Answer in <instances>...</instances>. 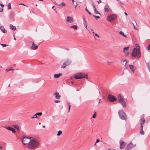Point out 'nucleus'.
Wrapping results in <instances>:
<instances>
[{
	"instance_id": "nucleus-1",
	"label": "nucleus",
	"mask_w": 150,
	"mask_h": 150,
	"mask_svg": "<svg viewBox=\"0 0 150 150\" xmlns=\"http://www.w3.org/2000/svg\"><path fill=\"white\" fill-rule=\"evenodd\" d=\"M30 143L28 144V147L30 149H33L39 146V142L36 138H31Z\"/></svg>"
},
{
	"instance_id": "nucleus-2",
	"label": "nucleus",
	"mask_w": 150,
	"mask_h": 150,
	"mask_svg": "<svg viewBox=\"0 0 150 150\" xmlns=\"http://www.w3.org/2000/svg\"><path fill=\"white\" fill-rule=\"evenodd\" d=\"M140 119L139 121L140 122V128L141 130L140 132V134L141 135H144V133L143 130V125H144L145 122V120L144 117L141 116L140 117Z\"/></svg>"
},
{
	"instance_id": "nucleus-3",
	"label": "nucleus",
	"mask_w": 150,
	"mask_h": 150,
	"mask_svg": "<svg viewBox=\"0 0 150 150\" xmlns=\"http://www.w3.org/2000/svg\"><path fill=\"white\" fill-rule=\"evenodd\" d=\"M120 118L122 120H126L127 117L126 113L122 110H120L118 112Z\"/></svg>"
},
{
	"instance_id": "nucleus-4",
	"label": "nucleus",
	"mask_w": 150,
	"mask_h": 150,
	"mask_svg": "<svg viewBox=\"0 0 150 150\" xmlns=\"http://www.w3.org/2000/svg\"><path fill=\"white\" fill-rule=\"evenodd\" d=\"M74 77L76 79L84 78H85L86 79L88 78V76L87 75L81 73H79L76 74L74 76Z\"/></svg>"
},
{
	"instance_id": "nucleus-5",
	"label": "nucleus",
	"mask_w": 150,
	"mask_h": 150,
	"mask_svg": "<svg viewBox=\"0 0 150 150\" xmlns=\"http://www.w3.org/2000/svg\"><path fill=\"white\" fill-rule=\"evenodd\" d=\"M118 102L121 103L124 108H125L126 106V103L124 99L122 98L120 95L118 96Z\"/></svg>"
},
{
	"instance_id": "nucleus-6",
	"label": "nucleus",
	"mask_w": 150,
	"mask_h": 150,
	"mask_svg": "<svg viewBox=\"0 0 150 150\" xmlns=\"http://www.w3.org/2000/svg\"><path fill=\"white\" fill-rule=\"evenodd\" d=\"M117 18V16L115 14H111L108 16L107 19L109 22L115 20Z\"/></svg>"
},
{
	"instance_id": "nucleus-7",
	"label": "nucleus",
	"mask_w": 150,
	"mask_h": 150,
	"mask_svg": "<svg viewBox=\"0 0 150 150\" xmlns=\"http://www.w3.org/2000/svg\"><path fill=\"white\" fill-rule=\"evenodd\" d=\"M72 61L71 60L67 59L65 61V62L63 64V65L61 67V68L62 69H64L67 66L69 65L71 63Z\"/></svg>"
},
{
	"instance_id": "nucleus-8",
	"label": "nucleus",
	"mask_w": 150,
	"mask_h": 150,
	"mask_svg": "<svg viewBox=\"0 0 150 150\" xmlns=\"http://www.w3.org/2000/svg\"><path fill=\"white\" fill-rule=\"evenodd\" d=\"M30 140L31 139H29L27 137H24L22 140V142L24 144L26 145V144H28H28L30 143Z\"/></svg>"
},
{
	"instance_id": "nucleus-9",
	"label": "nucleus",
	"mask_w": 150,
	"mask_h": 150,
	"mask_svg": "<svg viewBox=\"0 0 150 150\" xmlns=\"http://www.w3.org/2000/svg\"><path fill=\"white\" fill-rule=\"evenodd\" d=\"M108 99L111 102H113L117 100V99L112 95L109 94L108 96Z\"/></svg>"
},
{
	"instance_id": "nucleus-10",
	"label": "nucleus",
	"mask_w": 150,
	"mask_h": 150,
	"mask_svg": "<svg viewBox=\"0 0 150 150\" xmlns=\"http://www.w3.org/2000/svg\"><path fill=\"white\" fill-rule=\"evenodd\" d=\"M138 54V51L136 48H134L133 49L132 51V56L134 57H137Z\"/></svg>"
},
{
	"instance_id": "nucleus-11",
	"label": "nucleus",
	"mask_w": 150,
	"mask_h": 150,
	"mask_svg": "<svg viewBox=\"0 0 150 150\" xmlns=\"http://www.w3.org/2000/svg\"><path fill=\"white\" fill-rule=\"evenodd\" d=\"M135 145H134L132 142L126 146L125 150H130L132 149L133 147H135Z\"/></svg>"
},
{
	"instance_id": "nucleus-12",
	"label": "nucleus",
	"mask_w": 150,
	"mask_h": 150,
	"mask_svg": "<svg viewBox=\"0 0 150 150\" xmlns=\"http://www.w3.org/2000/svg\"><path fill=\"white\" fill-rule=\"evenodd\" d=\"M135 46L136 47V48L137 49V50L138 51L137 58H139L141 57V56L140 47H139V44H136Z\"/></svg>"
},
{
	"instance_id": "nucleus-13",
	"label": "nucleus",
	"mask_w": 150,
	"mask_h": 150,
	"mask_svg": "<svg viewBox=\"0 0 150 150\" xmlns=\"http://www.w3.org/2000/svg\"><path fill=\"white\" fill-rule=\"evenodd\" d=\"M104 10L105 12H112V10L108 5H106L104 7Z\"/></svg>"
},
{
	"instance_id": "nucleus-14",
	"label": "nucleus",
	"mask_w": 150,
	"mask_h": 150,
	"mask_svg": "<svg viewBox=\"0 0 150 150\" xmlns=\"http://www.w3.org/2000/svg\"><path fill=\"white\" fill-rule=\"evenodd\" d=\"M129 47H125L123 48V52H125V54L127 56H128L129 54V53L128 52Z\"/></svg>"
},
{
	"instance_id": "nucleus-15",
	"label": "nucleus",
	"mask_w": 150,
	"mask_h": 150,
	"mask_svg": "<svg viewBox=\"0 0 150 150\" xmlns=\"http://www.w3.org/2000/svg\"><path fill=\"white\" fill-rule=\"evenodd\" d=\"M66 21L69 23H71L74 21V19L70 16H68L67 17Z\"/></svg>"
},
{
	"instance_id": "nucleus-16",
	"label": "nucleus",
	"mask_w": 150,
	"mask_h": 150,
	"mask_svg": "<svg viewBox=\"0 0 150 150\" xmlns=\"http://www.w3.org/2000/svg\"><path fill=\"white\" fill-rule=\"evenodd\" d=\"M38 46L36 44H35L34 42L32 43V45L30 47V48L33 50H36L38 48Z\"/></svg>"
},
{
	"instance_id": "nucleus-17",
	"label": "nucleus",
	"mask_w": 150,
	"mask_h": 150,
	"mask_svg": "<svg viewBox=\"0 0 150 150\" xmlns=\"http://www.w3.org/2000/svg\"><path fill=\"white\" fill-rule=\"evenodd\" d=\"M5 128L8 130L11 131L13 133H15L16 132L15 129L13 127L7 126L5 127Z\"/></svg>"
},
{
	"instance_id": "nucleus-18",
	"label": "nucleus",
	"mask_w": 150,
	"mask_h": 150,
	"mask_svg": "<svg viewBox=\"0 0 150 150\" xmlns=\"http://www.w3.org/2000/svg\"><path fill=\"white\" fill-rule=\"evenodd\" d=\"M125 143L124 142L121 141L120 143V149H123L125 147Z\"/></svg>"
},
{
	"instance_id": "nucleus-19",
	"label": "nucleus",
	"mask_w": 150,
	"mask_h": 150,
	"mask_svg": "<svg viewBox=\"0 0 150 150\" xmlns=\"http://www.w3.org/2000/svg\"><path fill=\"white\" fill-rule=\"evenodd\" d=\"M53 94L55 95V98L57 99H58L60 97V96L59 95V93L58 92H56L55 93H54Z\"/></svg>"
},
{
	"instance_id": "nucleus-20",
	"label": "nucleus",
	"mask_w": 150,
	"mask_h": 150,
	"mask_svg": "<svg viewBox=\"0 0 150 150\" xmlns=\"http://www.w3.org/2000/svg\"><path fill=\"white\" fill-rule=\"evenodd\" d=\"M0 29L3 33H7L6 30L5 29L3 26H1Z\"/></svg>"
},
{
	"instance_id": "nucleus-21",
	"label": "nucleus",
	"mask_w": 150,
	"mask_h": 150,
	"mask_svg": "<svg viewBox=\"0 0 150 150\" xmlns=\"http://www.w3.org/2000/svg\"><path fill=\"white\" fill-rule=\"evenodd\" d=\"M62 75V73H59L58 74H56L54 75V77L55 78H57L59 77Z\"/></svg>"
},
{
	"instance_id": "nucleus-22",
	"label": "nucleus",
	"mask_w": 150,
	"mask_h": 150,
	"mask_svg": "<svg viewBox=\"0 0 150 150\" xmlns=\"http://www.w3.org/2000/svg\"><path fill=\"white\" fill-rule=\"evenodd\" d=\"M9 27L10 29L13 30H15L16 29V26H14L11 24L10 25Z\"/></svg>"
},
{
	"instance_id": "nucleus-23",
	"label": "nucleus",
	"mask_w": 150,
	"mask_h": 150,
	"mask_svg": "<svg viewBox=\"0 0 150 150\" xmlns=\"http://www.w3.org/2000/svg\"><path fill=\"white\" fill-rule=\"evenodd\" d=\"M129 67L130 70L133 72L134 73L135 72V70L134 69V66L132 65H130L129 66Z\"/></svg>"
},
{
	"instance_id": "nucleus-24",
	"label": "nucleus",
	"mask_w": 150,
	"mask_h": 150,
	"mask_svg": "<svg viewBox=\"0 0 150 150\" xmlns=\"http://www.w3.org/2000/svg\"><path fill=\"white\" fill-rule=\"evenodd\" d=\"M71 28L77 30L78 28V26L76 25H73L71 27Z\"/></svg>"
},
{
	"instance_id": "nucleus-25",
	"label": "nucleus",
	"mask_w": 150,
	"mask_h": 150,
	"mask_svg": "<svg viewBox=\"0 0 150 150\" xmlns=\"http://www.w3.org/2000/svg\"><path fill=\"white\" fill-rule=\"evenodd\" d=\"M119 33L121 35H122L124 37L127 38V36L125 35L124 33L122 31H120L119 32Z\"/></svg>"
},
{
	"instance_id": "nucleus-26",
	"label": "nucleus",
	"mask_w": 150,
	"mask_h": 150,
	"mask_svg": "<svg viewBox=\"0 0 150 150\" xmlns=\"http://www.w3.org/2000/svg\"><path fill=\"white\" fill-rule=\"evenodd\" d=\"M13 126L18 131H19V127L18 125H13Z\"/></svg>"
},
{
	"instance_id": "nucleus-27",
	"label": "nucleus",
	"mask_w": 150,
	"mask_h": 150,
	"mask_svg": "<svg viewBox=\"0 0 150 150\" xmlns=\"http://www.w3.org/2000/svg\"><path fill=\"white\" fill-rule=\"evenodd\" d=\"M62 133V132L61 131L59 130L58 131V133L57 135V136H59Z\"/></svg>"
},
{
	"instance_id": "nucleus-28",
	"label": "nucleus",
	"mask_w": 150,
	"mask_h": 150,
	"mask_svg": "<svg viewBox=\"0 0 150 150\" xmlns=\"http://www.w3.org/2000/svg\"><path fill=\"white\" fill-rule=\"evenodd\" d=\"M92 5L93 7L94 10L96 9V7L95 5H94V4L93 2H92Z\"/></svg>"
},
{
	"instance_id": "nucleus-29",
	"label": "nucleus",
	"mask_w": 150,
	"mask_h": 150,
	"mask_svg": "<svg viewBox=\"0 0 150 150\" xmlns=\"http://www.w3.org/2000/svg\"><path fill=\"white\" fill-rule=\"evenodd\" d=\"M7 8L8 9H10L11 8V4L10 3H9L8 6Z\"/></svg>"
},
{
	"instance_id": "nucleus-30",
	"label": "nucleus",
	"mask_w": 150,
	"mask_h": 150,
	"mask_svg": "<svg viewBox=\"0 0 150 150\" xmlns=\"http://www.w3.org/2000/svg\"><path fill=\"white\" fill-rule=\"evenodd\" d=\"M85 10L86 11H87L88 13V14H90V15H92L91 13L90 12H89V11L88 9L86 7V8L85 9Z\"/></svg>"
},
{
	"instance_id": "nucleus-31",
	"label": "nucleus",
	"mask_w": 150,
	"mask_h": 150,
	"mask_svg": "<svg viewBox=\"0 0 150 150\" xmlns=\"http://www.w3.org/2000/svg\"><path fill=\"white\" fill-rule=\"evenodd\" d=\"M72 1L73 2V4L75 6V7H76V6L77 5V3L76 2H75V4H74V0H72Z\"/></svg>"
},
{
	"instance_id": "nucleus-32",
	"label": "nucleus",
	"mask_w": 150,
	"mask_h": 150,
	"mask_svg": "<svg viewBox=\"0 0 150 150\" xmlns=\"http://www.w3.org/2000/svg\"><path fill=\"white\" fill-rule=\"evenodd\" d=\"M147 67L149 70V71H150V66L149 63L146 64Z\"/></svg>"
},
{
	"instance_id": "nucleus-33",
	"label": "nucleus",
	"mask_w": 150,
	"mask_h": 150,
	"mask_svg": "<svg viewBox=\"0 0 150 150\" xmlns=\"http://www.w3.org/2000/svg\"><path fill=\"white\" fill-rule=\"evenodd\" d=\"M38 117L37 116V115L36 114H35L33 116V117H31V118L32 119H33V118H37Z\"/></svg>"
},
{
	"instance_id": "nucleus-34",
	"label": "nucleus",
	"mask_w": 150,
	"mask_h": 150,
	"mask_svg": "<svg viewBox=\"0 0 150 150\" xmlns=\"http://www.w3.org/2000/svg\"><path fill=\"white\" fill-rule=\"evenodd\" d=\"M93 17L96 19H99L100 18V17L99 16H96L94 15H93Z\"/></svg>"
},
{
	"instance_id": "nucleus-35",
	"label": "nucleus",
	"mask_w": 150,
	"mask_h": 150,
	"mask_svg": "<svg viewBox=\"0 0 150 150\" xmlns=\"http://www.w3.org/2000/svg\"><path fill=\"white\" fill-rule=\"evenodd\" d=\"M94 11L96 14H100V13H99V12L97 10V9L94 10Z\"/></svg>"
},
{
	"instance_id": "nucleus-36",
	"label": "nucleus",
	"mask_w": 150,
	"mask_h": 150,
	"mask_svg": "<svg viewBox=\"0 0 150 150\" xmlns=\"http://www.w3.org/2000/svg\"><path fill=\"white\" fill-rule=\"evenodd\" d=\"M65 5H66V4L64 3H62L60 4H59V5L60 6H65Z\"/></svg>"
},
{
	"instance_id": "nucleus-37",
	"label": "nucleus",
	"mask_w": 150,
	"mask_h": 150,
	"mask_svg": "<svg viewBox=\"0 0 150 150\" xmlns=\"http://www.w3.org/2000/svg\"><path fill=\"white\" fill-rule=\"evenodd\" d=\"M37 115H38V116H41L42 115V113L40 112H38L36 113Z\"/></svg>"
},
{
	"instance_id": "nucleus-38",
	"label": "nucleus",
	"mask_w": 150,
	"mask_h": 150,
	"mask_svg": "<svg viewBox=\"0 0 150 150\" xmlns=\"http://www.w3.org/2000/svg\"><path fill=\"white\" fill-rule=\"evenodd\" d=\"M132 23L133 24V25L134 28V29H135L137 30H138V28L137 27H136L135 25L133 23Z\"/></svg>"
},
{
	"instance_id": "nucleus-39",
	"label": "nucleus",
	"mask_w": 150,
	"mask_h": 150,
	"mask_svg": "<svg viewBox=\"0 0 150 150\" xmlns=\"http://www.w3.org/2000/svg\"><path fill=\"white\" fill-rule=\"evenodd\" d=\"M0 45L2 46L3 47H5L7 46V45L5 44H3L1 43H0Z\"/></svg>"
},
{
	"instance_id": "nucleus-40",
	"label": "nucleus",
	"mask_w": 150,
	"mask_h": 150,
	"mask_svg": "<svg viewBox=\"0 0 150 150\" xmlns=\"http://www.w3.org/2000/svg\"><path fill=\"white\" fill-rule=\"evenodd\" d=\"M92 117L93 118H95L96 117V112L92 116Z\"/></svg>"
},
{
	"instance_id": "nucleus-41",
	"label": "nucleus",
	"mask_w": 150,
	"mask_h": 150,
	"mask_svg": "<svg viewBox=\"0 0 150 150\" xmlns=\"http://www.w3.org/2000/svg\"><path fill=\"white\" fill-rule=\"evenodd\" d=\"M126 62V63H125V69H126V64H127V61H126V60H124L123 61V62Z\"/></svg>"
},
{
	"instance_id": "nucleus-42",
	"label": "nucleus",
	"mask_w": 150,
	"mask_h": 150,
	"mask_svg": "<svg viewBox=\"0 0 150 150\" xmlns=\"http://www.w3.org/2000/svg\"><path fill=\"white\" fill-rule=\"evenodd\" d=\"M95 35L96 36L98 37V38H99V35L96 33H95Z\"/></svg>"
},
{
	"instance_id": "nucleus-43",
	"label": "nucleus",
	"mask_w": 150,
	"mask_h": 150,
	"mask_svg": "<svg viewBox=\"0 0 150 150\" xmlns=\"http://www.w3.org/2000/svg\"><path fill=\"white\" fill-rule=\"evenodd\" d=\"M147 49L148 50H150V44L147 47Z\"/></svg>"
},
{
	"instance_id": "nucleus-44",
	"label": "nucleus",
	"mask_w": 150,
	"mask_h": 150,
	"mask_svg": "<svg viewBox=\"0 0 150 150\" xmlns=\"http://www.w3.org/2000/svg\"><path fill=\"white\" fill-rule=\"evenodd\" d=\"M55 102L56 103H58L60 102V100H55Z\"/></svg>"
},
{
	"instance_id": "nucleus-45",
	"label": "nucleus",
	"mask_w": 150,
	"mask_h": 150,
	"mask_svg": "<svg viewBox=\"0 0 150 150\" xmlns=\"http://www.w3.org/2000/svg\"><path fill=\"white\" fill-rule=\"evenodd\" d=\"M11 69H7L6 70V71L7 72H8L10 71H11Z\"/></svg>"
},
{
	"instance_id": "nucleus-46",
	"label": "nucleus",
	"mask_w": 150,
	"mask_h": 150,
	"mask_svg": "<svg viewBox=\"0 0 150 150\" xmlns=\"http://www.w3.org/2000/svg\"><path fill=\"white\" fill-rule=\"evenodd\" d=\"M71 107V105H69V108H68V112H69L70 111V108Z\"/></svg>"
},
{
	"instance_id": "nucleus-47",
	"label": "nucleus",
	"mask_w": 150,
	"mask_h": 150,
	"mask_svg": "<svg viewBox=\"0 0 150 150\" xmlns=\"http://www.w3.org/2000/svg\"><path fill=\"white\" fill-rule=\"evenodd\" d=\"M24 5V6H26V7H28V6L27 5H26L25 4H19V5Z\"/></svg>"
},
{
	"instance_id": "nucleus-48",
	"label": "nucleus",
	"mask_w": 150,
	"mask_h": 150,
	"mask_svg": "<svg viewBox=\"0 0 150 150\" xmlns=\"http://www.w3.org/2000/svg\"><path fill=\"white\" fill-rule=\"evenodd\" d=\"M113 63V62H110L108 61L107 62V64L108 65H110V63Z\"/></svg>"
},
{
	"instance_id": "nucleus-49",
	"label": "nucleus",
	"mask_w": 150,
	"mask_h": 150,
	"mask_svg": "<svg viewBox=\"0 0 150 150\" xmlns=\"http://www.w3.org/2000/svg\"><path fill=\"white\" fill-rule=\"evenodd\" d=\"M85 23H86V21H85L84 19H83V24L84 25H85Z\"/></svg>"
},
{
	"instance_id": "nucleus-50",
	"label": "nucleus",
	"mask_w": 150,
	"mask_h": 150,
	"mask_svg": "<svg viewBox=\"0 0 150 150\" xmlns=\"http://www.w3.org/2000/svg\"><path fill=\"white\" fill-rule=\"evenodd\" d=\"M3 11V8H1L0 9V12H2Z\"/></svg>"
},
{
	"instance_id": "nucleus-51",
	"label": "nucleus",
	"mask_w": 150,
	"mask_h": 150,
	"mask_svg": "<svg viewBox=\"0 0 150 150\" xmlns=\"http://www.w3.org/2000/svg\"><path fill=\"white\" fill-rule=\"evenodd\" d=\"M1 6L2 7H3L4 6V4H0Z\"/></svg>"
},
{
	"instance_id": "nucleus-52",
	"label": "nucleus",
	"mask_w": 150,
	"mask_h": 150,
	"mask_svg": "<svg viewBox=\"0 0 150 150\" xmlns=\"http://www.w3.org/2000/svg\"><path fill=\"white\" fill-rule=\"evenodd\" d=\"M133 21L136 24V25H137V26H138V25L137 24L136 21L135 20H133Z\"/></svg>"
},
{
	"instance_id": "nucleus-53",
	"label": "nucleus",
	"mask_w": 150,
	"mask_h": 150,
	"mask_svg": "<svg viewBox=\"0 0 150 150\" xmlns=\"http://www.w3.org/2000/svg\"><path fill=\"white\" fill-rule=\"evenodd\" d=\"M98 4H99L101 2V0H99V1H98Z\"/></svg>"
},
{
	"instance_id": "nucleus-54",
	"label": "nucleus",
	"mask_w": 150,
	"mask_h": 150,
	"mask_svg": "<svg viewBox=\"0 0 150 150\" xmlns=\"http://www.w3.org/2000/svg\"><path fill=\"white\" fill-rule=\"evenodd\" d=\"M100 141V140L98 139H97L96 141V143H98Z\"/></svg>"
},
{
	"instance_id": "nucleus-55",
	"label": "nucleus",
	"mask_w": 150,
	"mask_h": 150,
	"mask_svg": "<svg viewBox=\"0 0 150 150\" xmlns=\"http://www.w3.org/2000/svg\"><path fill=\"white\" fill-rule=\"evenodd\" d=\"M84 25V26H85V27L86 28H87V25H86V23H85V25Z\"/></svg>"
},
{
	"instance_id": "nucleus-56",
	"label": "nucleus",
	"mask_w": 150,
	"mask_h": 150,
	"mask_svg": "<svg viewBox=\"0 0 150 150\" xmlns=\"http://www.w3.org/2000/svg\"><path fill=\"white\" fill-rule=\"evenodd\" d=\"M13 36H14V38H13V39H14V40H16V38H15V37H14V34L13 35Z\"/></svg>"
},
{
	"instance_id": "nucleus-57",
	"label": "nucleus",
	"mask_w": 150,
	"mask_h": 150,
	"mask_svg": "<svg viewBox=\"0 0 150 150\" xmlns=\"http://www.w3.org/2000/svg\"><path fill=\"white\" fill-rule=\"evenodd\" d=\"M126 15H127V14L126 12H125L124 13Z\"/></svg>"
},
{
	"instance_id": "nucleus-58",
	"label": "nucleus",
	"mask_w": 150,
	"mask_h": 150,
	"mask_svg": "<svg viewBox=\"0 0 150 150\" xmlns=\"http://www.w3.org/2000/svg\"><path fill=\"white\" fill-rule=\"evenodd\" d=\"M2 149V147L0 146V149Z\"/></svg>"
},
{
	"instance_id": "nucleus-59",
	"label": "nucleus",
	"mask_w": 150,
	"mask_h": 150,
	"mask_svg": "<svg viewBox=\"0 0 150 150\" xmlns=\"http://www.w3.org/2000/svg\"><path fill=\"white\" fill-rule=\"evenodd\" d=\"M108 150H112L111 149L109 148L108 149Z\"/></svg>"
},
{
	"instance_id": "nucleus-60",
	"label": "nucleus",
	"mask_w": 150,
	"mask_h": 150,
	"mask_svg": "<svg viewBox=\"0 0 150 150\" xmlns=\"http://www.w3.org/2000/svg\"><path fill=\"white\" fill-rule=\"evenodd\" d=\"M71 83H74V82L73 81H71Z\"/></svg>"
},
{
	"instance_id": "nucleus-61",
	"label": "nucleus",
	"mask_w": 150,
	"mask_h": 150,
	"mask_svg": "<svg viewBox=\"0 0 150 150\" xmlns=\"http://www.w3.org/2000/svg\"><path fill=\"white\" fill-rule=\"evenodd\" d=\"M11 70H12V71H14V69H11Z\"/></svg>"
},
{
	"instance_id": "nucleus-62",
	"label": "nucleus",
	"mask_w": 150,
	"mask_h": 150,
	"mask_svg": "<svg viewBox=\"0 0 150 150\" xmlns=\"http://www.w3.org/2000/svg\"><path fill=\"white\" fill-rule=\"evenodd\" d=\"M45 125H43V127L45 128Z\"/></svg>"
},
{
	"instance_id": "nucleus-63",
	"label": "nucleus",
	"mask_w": 150,
	"mask_h": 150,
	"mask_svg": "<svg viewBox=\"0 0 150 150\" xmlns=\"http://www.w3.org/2000/svg\"><path fill=\"white\" fill-rule=\"evenodd\" d=\"M54 6H52V8H53L54 7Z\"/></svg>"
},
{
	"instance_id": "nucleus-64",
	"label": "nucleus",
	"mask_w": 150,
	"mask_h": 150,
	"mask_svg": "<svg viewBox=\"0 0 150 150\" xmlns=\"http://www.w3.org/2000/svg\"><path fill=\"white\" fill-rule=\"evenodd\" d=\"M39 1H42L43 0H39Z\"/></svg>"
}]
</instances>
